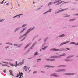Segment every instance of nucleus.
<instances>
[{
    "label": "nucleus",
    "mask_w": 78,
    "mask_h": 78,
    "mask_svg": "<svg viewBox=\"0 0 78 78\" xmlns=\"http://www.w3.org/2000/svg\"><path fill=\"white\" fill-rule=\"evenodd\" d=\"M34 28L35 27H34L32 29L31 28H30V29H29L21 37H20V39H21V38L23 37V36H26V35H27V34H28L29 33H30V32L31 31H32V30H33Z\"/></svg>",
    "instance_id": "f257e3e1"
},
{
    "label": "nucleus",
    "mask_w": 78,
    "mask_h": 78,
    "mask_svg": "<svg viewBox=\"0 0 78 78\" xmlns=\"http://www.w3.org/2000/svg\"><path fill=\"white\" fill-rule=\"evenodd\" d=\"M67 9H63L62 10H60L56 12H55V14H58V13H59V12H61L62 11H65V10H67Z\"/></svg>",
    "instance_id": "f03ea898"
},
{
    "label": "nucleus",
    "mask_w": 78,
    "mask_h": 78,
    "mask_svg": "<svg viewBox=\"0 0 78 78\" xmlns=\"http://www.w3.org/2000/svg\"><path fill=\"white\" fill-rule=\"evenodd\" d=\"M69 42H70V41H67L66 42L62 43L60 44V46H61L62 45H64V44H67V43H69Z\"/></svg>",
    "instance_id": "7ed1b4c3"
},
{
    "label": "nucleus",
    "mask_w": 78,
    "mask_h": 78,
    "mask_svg": "<svg viewBox=\"0 0 78 78\" xmlns=\"http://www.w3.org/2000/svg\"><path fill=\"white\" fill-rule=\"evenodd\" d=\"M19 75L20 76V77L19 78H22V77H23V76H22L23 75V73L22 72L20 73V71H19Z\"/></svg>",
    "instance_id": "20e7f679"
},
{
    "label": "nucleus",
    "mask_w": 78,
    "mask_h": 78,
    "mask_svg": "<svg viewBox=\"0 0 78 78\" xmlns=\"http://www.w3.org/2000/svg\"><path fill=\"white\" fill-rule=\"evenodd\" d=\"M29 68H28V67H27V66H25L23 68L25 70V71H27L28 69L29 70Z\"/></svg>",
    "instance_id": "39448f33"
},
{
    "label": "nucleus",
    "mask_w": 78,
    "mask_h": 78,
    "mask_svg": "<svg viewBox=\"0 0 78 78\" xmlns=\"http://www.w3.org/2000/svg\"><path fill=\"white\" fill-rule=\"evenodd\" d=\"M74 74V73H66L65 74V75H73Z\"/></svg>",
    "instance_id": "423d86ee"
},
{
    "label": "nucleus",
    "mask_w": 78,
    "mask_h": 78,
    "mask_svg": "<svg viewBox=\"0 0 78 78\" xmlns=\"http://www.w3.org/2000/svg\"><path fill=\"white\" fill-rule=\"evenodd\" d=\"M9 72H10V75H12V76H14V74L12 73V70H10L9 71Z\"/></svg>",
    "instance_id": "0eeeda50"
},
{
    "label": "nucleus",
    "mask_w": 78,
    "mask_h": 78,
    "mask_svg": "<svg viewBox=\"0 0 78 78\" xmlns=\"http://www.w3.org/2000/svg\"><path fill=\"white\" fill-rule=\"evenodd\" d=\"M54 76L55 77H58V76H59V75H56L55 74H51V76Z\"/></svg>",
    "instance_id": "6e6552de"
},
{
    "label": "nucleus",
    "mask_w": 78,
    "mask_h": 78,
    "mask_svg": "<svg viewBox=\"0 0 78 78\" xmlns=\"http://www.w3.org/2000/svg\"><path fill=\"white\" fill-rule=\"evenodd\" d=\"M64 2V1H62L59 2H58V3L57 4H56V5H60L61 3H63Z\"/></svg>",
    "instance_id": "1a4fd4ad"
},
{
    "label": "nucleus",
    "mask_w": 78,
    "mask_h": 78,
    "mask_svg": "<svg viewBox=\"0 0 78 78\" xmlns=\"http://www.w3.org/2000/svg\"><path fill=\"white\" fill-rule=\"evenodd\" d=\"M50 50H53L54 51H58L59 50L58 49H56L55 48L52 49Z\"/></svg>",
    "instance_id": "9d476101"
},
{
    "label": "nucleus",
    "mask_w": 78,
    "mask_h": 78,
    "mask_svg": "<svg viewBox=\"0 0 78 78\" xmlns=\"http://www.w3.org/2000/svg\"><path fill=\"white\" fill-rule=\"evenodd\" d=\"M31 43H29L25 47V48H27L29 46H30V45H31Z\"/></svg>",
    "instance_id": "9b49d317"
},
{
    "label": "nucleus",
    "mask_w": 78,
    "mask_h": 78,
    "mask_svg": "<svg viewBox=\"0 0 78 78\" xmlns=\"http://www.w3.org/2000/svg\"><path fill=\"white\" fill-rule=\"evenodd\" d=\"M22 15H23V14L17 15H16V16H15L13 18H15V17H18V16H22Z\"/></svg>",
    "instance_id": "f8f14e48"
},
{
    "label": "nucleus",
    "mask_w": 78,
    "mask_h": 78,
    "mask_svg": "<svg viewBox=\"0 0 78 78\" xmlns=\"http://www.w3.org/2000/svg\"><path fill=\"white\" fill-rule=\"evenodd\" d=\"M50 58H59L58 56H51V57H50Z\"/></svg>",
    "instance_id": "ddd939ff"
},
{
    "label": "nucleus",
    "mask_w": 78,
    "mask_h": 78,
    "mask_svg": "<svg viewBox=\"0 0 78 78\" xmlns=\"http://www.w3.org/2000/svg\"><path fill=\"white\" fill-rule=\"evenodd\" d=\"M51 10H49L48 11H47L46 12L44 13L43 14H46V13H47V12H51Z\"/></svg>",
    "instance_id": "4468645a"
},
{
    "label": "nucleus",
    "mask_w": 78,
    "mask_h": 78,
    "mask_svg": "<svg viewBox=\"0 0 78 78\" xmlns=\"http://www.w3.org/2000/svg\"><path fill=\"white\" fill-rule=\"evenodd\" d=\"M61 0H58L55 2L53 3L54 4H55V3H58V2H61Z\"/></svg>",
    "instance_id": "2eb2a0df"
},
{
    "label": "nucleus",
    "mask_w": 78,
    "mask_h": 78,
    "mask_svg": "<svg viewBox=\"0 0 78 78\" xmlns=\"http://www.w3.org/2000/svg\"><path fill=\"white\" fill-rule=\"evenodd\" d=\"M61 71H62V72H64L66 71L65 69H62V70H59L57 72H61Z\"/></svg>",
    "instance_id": "dca6fc26"
},
{
    "label": "nucleus",
    "mask_w": 78,
    "mask_h": 78,
    "mask_svg": "<svg viewBox=\"0 0 78 78\" xmlns=\"http://www.w3.org/2000/svg\"><path fill=\"white\" fill-rule=\"evenodd\" d=\"M26 29V28H24L23 30L20 32V33H23L24 31H25V30Z\"/></svg>",
    "instance_id": "f3484780"
},
{
    "label": "nucleus",
    "mask_w": 78,
    "mask_h": 78,
    "mask_svg": "<svg viewBox=\"0 0 78 78\" xmlns=\"http://www.w3.org/2000/svg\"><path fill=\"white\" fill-rule=\"evenodd\" d=\"M16 65H14L15 67H17V61L15 62Z\"/></svg>",
    "instance_id": "a211bd4d"
},
{
    "label": "nucleus",
    "mask_w": 78,
    "mask_h": 78,
    "mask_svg": "<svg viewBox=\"0 0 78 78\" xmlns=\"http://www.w3.org/2000/svg\"><path fill=\"white\" fill-rule=\"evenodd\" d=\"M35 44H36V43H35L34 44H33V45L30 47V49H32L33 48V47L34 45H35Z\"/></svg>",
    "instance_id": "6ab92c4d"
},
{
    "label": "nucleus",
    "mask_w": 78,
    "mask_h": 78,
    "mask_svg": "<svg viewBox=\"0 0 78 78\" xmlns=\"http://www.w3.org/2000/svg\"><path fill=\"white\" fill-rule=\"evenodd\" d=\"M19 29H20V27H18L17 28H16V29L15 30V32H16V31H17L18 30H19Z\"/></svg>",
    "instance_id": "aec40b11"
},
{
    "label": "nucleus",
    "mask_w": 78,
    "mask_h": 78,
    "mask_svg": "<svg viewBox=\"0 0 78 78\" xmlns=\"http://www.w3.org/2000/svg\"><path fill=\"white\" fill-rule=\"evenodd\" d=\"M63 36H65V35L64 34H62L60 36H59V37H63Z\"/></svg>",
    "instance_id": "412c9836"
},
{
    "label": "nucleus",
    "mask_w": 78,
    "mask_h": 78,
    "mask_svg": "<svg viewBox=\"0 0 78 78\" xmlns=\"http://www.w3.org/2000/svg\"><path fill=\"white\" fill-rule=\"evenodd\" d=\"M46 67H52V68L53 67L52 66H49V65L46 66Z\"/></svg>",
    "instance_id": "4be33fe9"
},
{
    "label": "nucleus",
    "mask_w": 78,
    "mask_h": 78,
    "mask_svg": "<svg viewBox=\"0 0 78 78\" xmlns=\"http://www.w3.org/2000/svg\"><path fill=\"white\" fill-rule=\"evenodd\" d=\"M52 3H53V2H49L48 4V6H50V5H51V4H52Z\"/></svg>",
    "instance_id": "5701e85b"
},
{
    "label": "nucleus",
    "mask_w": 78,
    "mask_h": 78,
    "mask_svg": "<svg viewBox=\"0 0 78 78\" xmlns=\"http://www.w3.org/2000/svg\"><path fill=\"white\" fill-rule=\"evenodd\" d=\"M70 15H66L65 16H64V17H70Z\"/></svg>",
    "instance_id": "b1692460"
},
{
    "label": "nucleus",
    "mask_w": 78,
    "mask_h": 78,
    "mask_svg": "<svg viewBox=\"0 0 78 78\" xmlns=\"http://www.w3.org/2000/svg\"><path fill=\"white\" fill-rule=\"evenodd\" d=\"M65 55H66V54H63L62 55H60V56H65Z\"/></svg>",
    "instance_id": "393cba45"
},
{
    "label": "nucleus",
    "mask_w": 78,
    "mask_h": 78,
    "mask_svg": "<svg viewBox=\"0 0 78 78\" xmlns=\"http://www.w3.org/2000/svg\"><path fill=\"white\" fill-rule=\"evenodd\" d=\"M73 56H74L73 55L72 56H69L68 57H67V58H71V57H73Z\"/></svg>",
    "instance_id": "a878e982"
},
{
    "label": "nucleus",
    "mask_w": 78,
    "mask_h": 78,
    "mask_svg": "<svg viewBox=\"0 0 78 78\" xmlns=\"http://www.w3.org/2000/svg\"><path fill=\"white\" fill-rule=\"evenodd\" d=\"M76 44L75 42H72L70 43L71 44Z\"/></svg>",
    "instance_id": "bb28decb"
},
{
    "label": "nucleus",
    "mask_w": 78,
    "mask_h": 78,
    "mask_svg": "<svg viewBox=\"0 0 78 78\" xmlns=\"http://www.w3.org/2000/svg\"><path fill=\"white\" fill-rule=\"evenodd\" d=\"M47 47V46H45L44 47V48H43L42 49V50H45L46 48Z\"/></svg>",
    "instance_id": "cd10ccee"
},
{
    "label": "nucleus",
    "mask_w": 78,
    "mask_h": 78,
    "mask_svg": "<svg viewBox=\"0 0 78 78\" xmlns=\"http://www.w3.org/2000/svg\"><path fill=\"white\" fill-rule=\"evenodd\" d=\"M75 20V19H73L72 20H69L70 22H72V21H73Z\"/></svg>",
    "instance_id": "c85d7f7f"
},
{
    "label": "nucleus",
    "mask_w": 78,
    "mask_h": 78,
    "mask_svg": "<svg viewBox=\"0 0 78 78\" xmlns=\"http://www.w3.org/2000/svg\"><path fill=\"white\" fill-rule=\"evenodd\" d=\"M50 61H55V59H52L50 60Z\"/></svg>",
    "instance_id": "c756f323"
},
{
    "label": "nucleus",
    "mask_w": 78,
    "mask_h": 78,
    "mask_svg": "<svg viewBox=\"0 0 78 78\" xmlns=\"http://www.w3.org/2000/svg\"><path fill=\"white\" fill-rule=\"evenodd\" d=\"M4 1H5V0H3V1L2 2H1V4H3V2H4Z\"/></svg>",
    "instance_id": "7c9ffc66"
},
{
    "label": "nucleus",
    "mask_w": 78,
    "mask_h": 78,
    "mask_svg": "<svg viewBox=\"0 0 78 78\" xmlns=\"http://www.w3.org/2000/svg\"><path fill=\"white\" fill-rule=\"evenodd\" d=\"M2 62L3 63H6V64H8V62H5L3 61Z\"/></svg>",
    "instance_id": "2f4dec72"
},
{
    "label": "nucleus",
    "mask_w": 78,
    "mask_h": 78,
    "mask_svg": "<svg viewBox=\"0 0 78 78\" xmlns=\"http://www.w3.org/2000/svg\"><path fill=\"white\" fill-rule=\"evenodd\" d=\"M38 55L37 52H36L35 54L34 55Z\"/></svg>",
    "instance_id": "473e14b6"
},
{
    "label": "nucleus",
    "mask_w": 78,
    "mask_h": 78,
    "mask_svg": "<svg viewBox=\"0 0 78 78\" xmlns=\"http://www.w3.org/2000/svg\"><path fill=\"white\" fill-rule=\"evenodd\" d=\"M4 20H5V19H3L2 20H0V22H3V21H4Z\"/></svg>",
    "instance_id": "72a5a7b5"
},
{
    "label": "nucleus",
    "mask_w": 78,
    "mask_h": 78,
    "mask_svg": "<svg viewBox=\"0 0 78 78\" xmlns=\"http://www.w3.org/2000/svg\"><path fill=\"white\" fill-rule=\"evenodd\" d=\"M2 66H8L7 65L2 64Z\"/></svg>",
    "instance_id": "f704fd0d"
},
{
    "label": "nucleus",
    "mask_w": 78,
    "mask_h": 78,
    "mask_svg": "<svg viewBox=\"0 0 78 78\" xmlns=\"http://www.w3.org/2000/svg\"><path fill=\"white\" fill-rule=\"evenodd\" d=\"M6 44H9L10 45H12V44L11 43H6Z\"/></svg>",
    "instance_id": "c9c22d12"
},
{
    "label": "nucleus",
    "mask_w": 78,
    "mask_h": 78,
    "mask_svg": "<svg viewBox=\"0 0 78 78\" xmlns=\"http://www.w3.org/2000/svg\"><path fill=\"white\" fill-rule=\"evenodd\" d=\"M65 66H63V65H60L58 66V67H64Z\"/></svg>",
    "instance_id": "e433bc0d"
},
{
    "label": "nucleus",
    "mask_w": 78,
    "mask_h": 78,
    "mask_svg": "<svg viewBox=\"0 0 78 78\" xmlns=\"http://www.w3.org/2000/svg\"><path fill=\"white\" fill-rule=\"evenodd\" d=\"M26 26V24H24L22 27H25Z\"/></svg>",
    "instance_id": "4c0bfd02"
},
{
    "label": "nucleus",
    "mask_w": 78,
    "mask_h": 78,
    "mask_svg": "<svg viewBox=\"0 0 78 78\" xmlns=\"http://www.w3.org/2000/svg\"><path fill=\"white\" fill-rule=\"evenodd\" d=\"M10 65L11 66H12V67H13L14 66V65L12 64H10Z\"/></svg>",
    "instance_id": "58836bf2"
},
{
    "label": "nucleus",
    "mask_w": 78,
    "mask_h": 78,
    "mask_svg": "<svg viewBox=\"0 0 78 78\" xmlns=\"http://www.w3.org/2000/svg\"><path fill=\"white\" fill-rule=\"evenodd\" d=\"M17 44H14V45L16 47V46H17Z\"/></svg>",
    "instance_id": "ea45409f"
},
{
    "label": "nucleus",
    "mask_w": 78,
    "mask_h": 78,
    "mask_svg": "<svg viewBox=\"0 0 78 78\" xmlns=\"http://www.w3.org/2000/svg\"><path fill=\"white\" fill-rule=\"evenodd\" d=\"M37 71H34V72H33V73H37Z\"/></svg>",
    "instance_id": "a19ab883"
},
{
    "label": "nucleus",
    "mask_w": 78,
    "mask_h": 78,
    "mask_svg": "<svg viewBox=\"0 0 78 78\" xmlns=\"http://www.w3.org/2000/svg\"><path fill=\"white\" fill-rule=\"evenodd\" d=\"M65 61H69V60H65Z\"/></svg>",
    "instance_id": "79ce46f5"
},
{
    "label": "nucleus",
    "mask_w": 78,
    "mask_h": 78,
    "mask_svg": "<svg viewBox=\"0 0 78 78\" xmlns=\"http://www.w3.org/2000/svg\"><path fill=\"white\" fill-rule=\"evenodd\" d=\"M19 74H17V76H16V77H19Z\"/></svg>",
    "instance_id": "37998d69"
},
{
    "label": "nucleus",
    "mask_w": 78,
    "mask_h": 78,
    "mask_svg": "<svg viewBox=\"0 0 78 78\" xmlns=\"http://www.w3.org/2000/svg\"><path fill=\"white\" fill-rule=\"evenodd\" d=\"M62 50H64V49H62L60 50V51H62Z\"/></svg>",
    "instance_id": "c03bdc74"
},
{
    "label": "nucleus",
    "mask_w": 78,
    "mask_h": 78,
    "mask_svg": "<svg viewBox=\"0 0 78 78\" xmlns=\"http://www.w3.org/2000/svg\"><path fill=\"white\" fill-rule=\"evenodd\" d=\"M46 59L47 61H50V60L49 59H47V58H46Z\"/></svg>",
    "instance_id": "a18cd8bd"
},
{
    "label": "nucleus",
    "mask_w": 78,
    "mask_h": 78,
    "mask_svg": "<svg viewBox=\"0 0 78 78\" xmlns=\"http://www.w3.org/2000/svg\"><path fill=\"white\" fill-rule=\"evenodd\" d=\"M6 5H9V3H7L6 4Z\"/></svg>",
    "instance_id": "49530a36"
},
{
    "label": "nucleus",
    "mask_w": 78,
    "mask_h": 78,
    "mask_svg": "<svg viewBox=\"0 0 78 78\" xmlns=\"http://www.w3.org/2000/svg\"><path fill=\"white\" fill-rule=\"evenodd\" d=\"M66 48L67 50H70V48Z\"/></svg>",
    "instance_id": "de8ad7c7"
},
{
    "label": "nucleus",
    "mask_w": 78,
    "mask_h": 78,
    "mask_svg": "<svg viewBox=\"0 0 78 78\" xmlns=\"http://www.w3.org/2000/svg\"><path fill=\"white\" fill-rule=\"evenodd\" d=\"M4 73H6V70H4L3 71Z\"/></svg>",
    "instance_id": "09e8293b"
},
{
    "label": "nucleus",
    "mask_w": 78,
    "mask_h": 78,
    "mask_svg": "<svg viewBox=\"0 0 78 78\" xmlns=\"http://www.w3.org/2000/svg\"><path fill=\"white\" fill-rule=\"evenodd\" d=\"M6 48H9V46H7L6 47H5Z\"/></svg>",
    "instance_id": "8fccbe9b"
},
{
    "label": "nucleus",
    "mask_w": 78,
    "mask_h": 78,
    "mask_svg": "<svg viewBox=\"0 0 78 78\" xmlns=\"http://www.w3.org/2000/svg\"><path fill=\"white\" fill-rule=\"evenodd\" d=\"M25 37L24 38H23V39L22 40H21V41H23V40H24V39H25Z\"/></svg>",
    "instance_id": "3c124183"
},
{
    "label": "nucleus",
    "mask_w": 78,
    "mask_h": 78,
    "mask_svg": "<svg viewBox=\"0 0 78 78\" xmlns=\"http://www.w3.org/2000/svg\"><path fill=\"white\" fill-rule=\"evenodd\" d=\"M41 59H38V61H37V62H39V60H41Z\"/></svg>",
    "instance_id": "603ef678"
},
{
    "label": "nucleus",
    "mask_w": 78,
    "mask_h": 78,
    "mask_svg": "<svg viewBox=\"0 0 78 78\" xmlns=\"http://www.w3.org/2000/svg\"><path fill=\"white\" fill-rule=\"evenodd\" d=\"M70 3V2H65V3Z\"/></svg>",
    "instance_id": "864d4df0"
},
{
    "label": "nucleus",
    "mask_w": 78,
    "mask_h": 78,
    "mask_svg": "<svg viewBox=\"0 0 78 78\" xmlns=\"http://www.w3.org/2000/svg\"><path fill=\"white\" fill-rule=\"evenodd\" d=\"M47 39H48V38H47L46 39H45L44 40L45 41H46V40H47Z\"/></svg>",
    "instance_id": "5fc2aeb1"
},
{
    "label": "nucleus",
    "mask_w": 78,
    "mask_h": 78,
    "mask_svg": "<svg viewBox=\"0 0 78 78\" xmlns=\"http://www.w3.org/2000/svg\"><path fill=\"white\" fill-rule=\"evenodd\" d=\"M78 45V43L77 44H75V45Z\"/></svg>",
    "instance_id": "6e6d98bb"
},
{
    "label": "nucleus",
    "mask_w": 78,
    "mask_h": 78,
    "mask_svg": "<svg viewBox=\"0 0 78 78\" xmlns=\"http://www.w3.org/2000/svg\"><path fill=\"white\" fill-rule=\"evenodd\" d=\"M76 15H78V14H76Z\"/></svg>",
    "instance_id": "4d7b16f0"
},
{
    "label": "nucleus",
    "mask_w": 78,
    "mask_h": 78,
    "mask_svg": "<svg viewBox=\"0 0 78 78\" xmlns=\"http://www.w3.org/2000/svg\"><path fill=\"white\" fill-rule=\"evenodd\" d=\"M20 16H19V17H18V18H20Z\"/></svg>",
    "instance_id": "13d9d810"
},
{
    "label": "nucleus",
    "mask_w": 78,
    "mask_h": 78,
    "mask_svg": "<svg viewBox=\"0 0 78 78\" xmlns=\"http://www.w3.org/2000/svg\"><path fill=\"white\" fill-rule=\"evenodd\" d=\"M18 6H20V5H19V4H18Z\"/></svg>",
    "instance_id": "bf43d9fd"
},
{
    "label": "nucleus",
    "mask_w": 78,
    "mask_h": 78,
    "mask_svg": "<svg viewBox=\"0 0 78 78\" xmlns=\"http://www.w3.org/2000/svg\"><path fill=\"white\" fill-rule=\"evenodd\" d=\"M34 3H35V2H33V4H34Z\"/></svg>",
    "instance_id": "052dcab7"
},
{
    "label": "nucleus",
    "mask_w": 78,
    "mask_h": 78,
    "mask_svg": "<svg viewBox=\"0 0 78 78\" xmlns=\"http://www.w3.org/2000/svg\"><path fill=\"white\" fill-rule=\"evenodd\" d=\"M23 63H21V64H23Z\"/></svg>",
    "instance_id": "680f3d73"
},
{
    "label": "nucleus",
    "mask_w": 78,
    "mask_h": 78,
    "mask_svg": "<svg viewBox=\"0 0 78 78\" xmlns=\"http://www.w3.org/2000/svg\"><path fill=\"white\" fill-rule=\"evenodd\" d=\"M41 50H42L40 49V51H41Z\"/></svg>",
    "instance_id": "e2e57ef3"
},
{
    "label": "nucleus",
    "mask_w": 78,
    "mask_h": 78,
    "mask_svg": "<svg viewBox=\"0 0 78 78\" xmlns=\"http://www.w3.org/2000/svg\"><path fill=\"white\" fill-rule=\"evenodd\" d=\"M7 3V2H6L5 3Z\"/></svg>",
    "instance_id": "0e129e2a"
},
{
    "label": "nucleus",
    "mask_w": 78,
    "mask_h": 78,
    "mask_svg": "<svg viewBox=\"0 0 78 78\" xmlns=\"http://www.w3.org/2000/svg\"><path fill=\"white\" fill-rule=\"evenodd\" d=\"M8 67H9V66H8Z\"/></svg>",
    "instance_id": "69168bd1"
},
{
    "label": "nucleus",
    "mask_w": 78,
    "mask_h": 78,
    "mask_svg": "<svg viewBox=\"0 0 78 78\" xmlns=\"http://www.w3.org/2000/svg\"><path fill=\"white\" fill-rule=\"evenodd\" d=\"M43 72V71H41V72Z\"/></svg>",
    "instance_id": "338daca9"
},
{
    "label": "nucleus",
    "mask_w": 78,
    "mask_h": 78,
    "mask_svg": "<svg viewBox=\"0 0 78 78\" xmlns=\"http://www.w3.org/2000/svg\"><path fill=\"white\" fill-rule=\"evenodd\" d=\"M77 57H78V56H77Z\"/></svg>",
    "instance_id": "774afa93"
}]
</instances>
